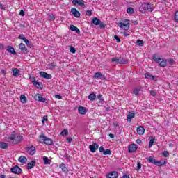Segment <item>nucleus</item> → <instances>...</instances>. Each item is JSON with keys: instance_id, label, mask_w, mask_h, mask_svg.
Wrapping results in <instances>:
<instances>
[{"instance_id": "14", "label": "nucleus", "mask_w": 178, "mask_h": 178, "mask_svg": "<svg viewBox=\"0 0 178 178\" xmlns=\"http://www.w3.org/2000/svg\"><path fill=\"white\" fill-rule=\"evenodd\" d=\"M99 145L97 143H93L89 145V149L91 152H95L98 149Z\"/></svg>"}, {"instance_id": "53", "label": "nucleus", "mask_w": 178, "mask_h": 178, "mask_svg": "<svg viewBox=\"0 0 178 178\" xmlns=\"http://www.w3.org/2000/svg\"><path fill=\"white\" fill-rule=\"evenodd\" d=\"M55 98H56L57 99H62V96L59 95H56Z\"/></svg>"}, {"instance_id": "32", "label": "nucleus", "mask_w": 178, "mask_h": 178, "mask_svg": "<svg viewBox=\"0 0 178 178\" xmlns=\"http://www.w3.org/2000/svg\"><path fill=\"white\" fill-rule=\"evenodd\" d=\"M20 99H21V102H22V104H26V102H27V97H26V96L24 95H22L20 96Z\"/></svg>"}, {"instance_id": "36", "label": "nucleus", "mask_w": 178, "mask_h": 178, "mask_svg": "<svg viewBox=\"0 0 178 178\" xmlns=\"http://www.w3.org/2000/svg\"><path fill=\"white\" fill-rule=\"evenodd\" d=\"M154 143H155V139L154 138H151L149 143V148H151V147H152Z\"/></svg>"}, {"instance_id": "61", "label": "nucleus", "mask_w": 178, "mask_h": 178, "mask_svg": "<svg viewBox=\"0 0 178 178\" xmlns=\"http://www.w3.org/2000/svg\"><path fill=\"white\" fill-rule=\"evenodd\" d=\"M122 178H130V177L128 175H124Z\"/></svg>"}, {"instance_id": "44", "label": "nucleus", "mask_w": 178, "mask_h": 178, "mask_svg": "<svg viewBox=\"0 0 178 178\" xmlns=\"http://www.w3.org/2000/svg\"><path fill=\"white\" fill-rule=\"evenodd\" d=\"M175 20L178 23V11L175 12Z\"/></svg>"}, {"instance_id": "23", "label": "nucleus", "mask_w": 178, "mask_h": 178, "mask_svg": "<svg viewBox=\"0 0 178 178\" xmlns=\"http://www.w3.org/2000/svg\"><path fill=\"white\" fill-rule=\"evenodd\" d=\"M148 162L149 163H152L153 165H156V159H155V158H154L153 156H149L147 159Z\"/></svg>"}, {"instance_id": "13", "label": "nucleus", "mask_w": 178, "mask_h": 178, "mask_svg": "<svg viewBox=\"0 0 178 178\" xmlns=\"http://www.w3.org/2000/svg\"><path fill=\"white\" fill-rule=\"evenodd\" d=\"M145 79H147L148 80H153L154 81H156V80H158L156 76H153L152 74H151L149 73H145Z\"/></svg>"}, {"instance_id": "12", "label": "nucleus", "mask_w": 178, "mask_h": 178, "mask_svg": "<svg viewBox=\"0 0 178 178\" xmlns=\"http://www.w3.org/2000/svg\"><path fill=\"white\" fill-rule=\"evenodd\" d=\"M11 172L15 175H20V173H22V168H20L19 166H15L14 168H11Z\"/></svg>"}, {"instance_id": "34", "label": "nucleus", "mask_w": 178, "mask_h": 178, "mask_svg": "<svg viewBox=\"0 0 178 178\" xmlns=\"http://www.w3.org/2000/svg\"><path fill=\"white\" fill-rule=\"evenodd\" d=\"M127 13L129 15H133L134 13V9L131 7H129L127 9Z\"/></svg>"}, {"instance_id": "62", "label": "nucleus", "mask_w": 178, "mask_h": 178, "mask_svg": "<svg viewBox=\"0 0 178 178\" xmlns=\"http://www.w3.org/2000/svg\"><path fill=\"white\" fill-rule=\"evenodd\" d=\"M109 137H110L111 138H115V135H113V134H109Z\"/></svg>"}, {"instance_id": "46", "label": "nucleus", "mask_w": 178, "mask_h": 178, "mask_svg": "<svg viewBox=\"0 0 178 178\" xmlns=\"http://www.w3.org/2000/svg\"><path fill=\"white\" fill-rule=\"evenodd\" d=\"M163 156H165V158H168V156H169V152H168V151H164V152H163Z\"/></svg>"}, {"instance_id": "28", "label": "nucleus", "mask_w": 178, "mask_h": 178, "mask_svg": "<svg viewBox=\"0 0 178 178\" xmlns=\"http://www.w3.org/2000/svg\"><path fill=\"white\" fill-rule=\"evenodd\" d=\"M92 23H93V24H95V26H98L99 25V23H101V20H99V19L95 17L93 18Z\"/></svg>"}, {"instance_id": "16", "label": "nucleus", "mask_w": 178, "mask_h": 178, "mask_svg": "<svg viewBox=\"0 0 178 178\" xmlns=\"http://www.w3.org/2000/svg\"><path fill=\"white\" fill-rule=\"evenodd\" d=\"M78 112L80 115H86V113H87V108L86 107L79 106L78 108Z\"/></svg>"}, {"instance_id": "37", "label": "nucleus", "mask_w": 178, "mask_h": 178, "mask_svg": "<svg viewBox=\"0 0 178 178\" xmlns=\"http://www.w3.org/2000/svg\"><path fill=\"white\" fill-rule=\"evenodd\" d=\"M136 43L138 44V45L139 47H144V41H143L141 40H138Z\"/></svg>"}, {"instance_id": "35", "label": "nucleus", "mask_w": 178, "mask_h": 178, "mask_svg": "<svg viewBox=\"0 0 178 178\" xmlns=\"http://www.w3.org/2000/svg\"><path fill=\"white\" fill-rule=\"evenodd\" d=\"M101 77H102V74L100 72H96L93 76L94 79H99Z\"/></svg>"}, {"instance_id": "17", "label": "nucleus", "mask_w": 178, "mask_h": 178, "mask_svg": "<svg viewBox=\"0 0 178 178\" xmlns=\"http://www.w3.org/2000/svg\"><path fill=\"white\" fill-rule=\"evenodd\" d=\"M136 131L139 136H143L144 133L145 132V129L142 126L138 127Z\"/></svg>"}, {"instance_id": "30", "label": "nucleus", "mask_w": 178, "mask_h": 178, "mask_svg": "<svg viewBox=\"0 0 178 178\" xmlns=\"http://www.w3.org/2000/svg\"><path fill=\"white\" fill-rule=\"evenodd\" d=\"M0 148H2V149H6V148H8V143L4 142H1Z\"/></svg>"}, {"instance_id": "51", "label": "nucleus", "mask_w": 178, "mask_h": 178, "mask_svg": "<svg viewBox=\"0 0 178 178\" xmlns=\"http://www.w3.org/2000/svg\"><path fill=\"white\" fill-rule=\"evenodd\" d=\"M115 40H116L117 42H120V38L118 35L114 36Z\"/></svg>"}, {"instance_id": "60", "label": "nucleus", "mask_w": 178, "mask_h": 178, "mask_svg": "<svg viewBox=\"0 0 178 178\" xmlns=\"http://www.w3.org/2000/svg\"><path fill=\"white\" fill-rule=\"evenodd\" d=\"M72 138H67V143H72Z\"/></svg>"}, {"instance_id": "45", "label": "nucleus", "mask_w": 178, "mask_h": 178, "mask_svg": "<svg viewBox=\"0 0 178 178\" xmlns=\"http://www.w3.org/2000/svg\"><path fill=\"white\" fill-rule=\"evenodd\" d=\"M18 38H19V40H23V41H24V40H26V37H24V35H23V34L19 35L18 36Z\"/></svg>"}, {"instance_id": "25", "label": "nucleus", "mask_w": 178, "mask_h": 178, "mask_svg": "<svg viewBox=\"0 0 178 178\" xmlns=\"http://www.w3.org/2000/svg\"><path fill=\"white\" fill-rule=\"evenodd\" d=\"M19 73H20V70H19V69L15 68L13 70V74L14 77H19Z\"/></svg>"}, {"instance_id": "57", "label": "nucleus", "mask_w": 178, "mask_h": 178, "mask_svg": "<svg viewBox=\"0 0 178 178\" xmlns=\"http://www.w3.org/2000/svg\"><path fill=\"white\" fill-rule=\"evenodd\" d=\"M174 63H175V61L173 60V59H170L169 60V64L170 65H173Z\"/></svg>"}, {"instance_id": "19", "label": "nucleus", "mask_w": 178, "mask_h": 178, "mask_svg": "<svg viewBox=\"0 0 178 178\" xmlns=\"http://www.w3.org/2000/svg\"><path fill=\"white\" fill-rule=\"evenodd\" d=\"M7 51L12 55H17L16 51H15V49L12 46H8L7 47Z\"/></svg>"}, {"instance_id": "24", "label": "nucleus", "mask_w": 178, "mask_h": 178, "mask_svg": "<svg viewBox=\"0 0 178 178\" xmlns=\"http://www.w3.org/2000/svg\"><path fill=\"white\" fill-rule=\"evenodd\" d=\"M60 169H62L63 172H65V173H67V172H69V170H67V168L66 167V165L63 163H62L60 165Z\"/></svg>"}, {"instance_id": "47", "label": "nucleus", "mask_w": 178, "mask_h": 178, "mask_svg": "<svg viewBox=\"0 0 178 178\" xmlns=\"http://www.w3.org/2000/svg\"><path fill=\"white\" fill-rule=\"evenodd\" d=\"M24 42H25L26 45L30 47V41L27 40V38L24 39Z\"/></svg>"}, {"instance_id": "42", "label": "nucleus", "mask_w": 178, "mask_h": 178, "mask_svg": "<svg viewBox=\"0 0 178 178\" xmlns=\"http://www.w3.org/2000/svg\"><path fill=\"white\" fill-rule=\"evenodd\" d=\"M103 155H111V149H107L104 150Z\"/></svg>"}, {"instance_id": "15", "label": "nucleus", "mask_w": 178, "mask_h": 178, "mask_svg": "<svg viewBox=\"0 0 178 178\" xmlns=\"http://www.w3.org/2000/svg\"><path fill=\"white\" fill-rule=\"evenodd\" d=\"M71 13L74 16V17H80V12H79L75 8H71Z\"/></svg>"}, {"instance_id": "40", "label": "nucleus", "mask_w": 178, "mask_h": 178, "mask_svg": "<svg viewBox=\"0 0 178 178\" xmlns=\"http://www.w3.org/2000/svg\"><path fill=\"white\" fill-rule=\"evenodd\" d=\"M67 134H69V131H67V129H64L62 132H61V136H67Z\"/></svg>"}, {"instance_id": "50", "label": "nucleus", "mask_w": 178, "mask_h": 178, "mask_svg": "<svg viewBox=\"0 0 178 178\" xmlns=\"http://www.w3.org/2000/svg\"><path fill=\"white\" fill-rule=\"evenodd\" d=\"M86 15L87 16H91V15H92V13L91 10H87L86 13Z\"/></svg>"}, {"instance_id": "39", "label": "nucleus", "mask_w": 178, "mask_h": 178, "mask_svg": "<svg viewBox=\"0 0 178 178\" xmlns=\"http://www.w3.org/2000/svg\"><path fill=\"white\" fill-rule=\"evenodd\" d=\"M33 86H35V87H37V88H40V83L37 82L36 80H34L33 81H32Z\"/></svg>"}, {"instance_id": "26", "label": "nucleus", "mask_w": 178, "mask_h": 178, "mask_svg": "<svg viewBox=\"0 0 178 178\" xmlns=\"http://www.w3.org/2000/svg\"><path fill=\"white\" fill-rule=\"evenodd\" d=\"M19 162H20L21 163H26L27 162V158L24 156H21L19 159H18Z\"/></svg>"}, {"instance_id": "54", "label": "nucleus", "mask_w": 178, "mask_h": 178, "mask_svg": "<svg viewBox=\"0 0 178 178\" xmlns=\"http://www.w3.org/2000/svg\"><path fill=\"white\" fill-rule=\"evenodd\" d=\"M0 9H1L2 10H5V6H3V4L0 3Z\"/></svg>"}, {"instance_id": "10", "label": "nucleus", "mask_w": 178, "mask_h": 178, "mask_svg": "<svg viewBox=\"0 0 178 178\" xmlns=\"http://www.w3.org/2000/svg\"><path fill=\"white\" fill-rule=\"evenodd\" d=\"M34 98L35 101H38L39 102H47V99L42 97V95H41V94H36Z\"/></svg>"}, {"instance_id": "63", "label": "nucleus", "mask_w": 178, "mask_h": 178, "mask_svg": "<svg viewBox=\"0 0 178 178\" xmlns=\"http://www.w3.org/2000/svg\"><path fill=\"white\" fill-rule=\"evenodd\" d=\"M30 79L33 81H34V80H35V78L34 76H30Z\"/></svg>"}, {"instance_id": "31", "label": "nucleus", "mask_w": 178, "mask_h": 178, "mask_svg": "<svg viewBox=\"0 0 178 178\" xmlns=\"http://www.w3.org/2000/svg\"><path fill=\"white\" fill-rule=\"evenodd\" d=\"M43 162H44V165H51L49 159H48V157H47V156L43 157Z\"/></svg>"}, {"instance_id": "27", "label": "nucleus", "mask_w": 178, "mask_h": 178, "mask_svg": "<svg viewBox=\"0 0 178 178\" xmlns=\"http://www.w3.org/2000/svg\"><path fill=\"white\" fill-rule=\"evenodd\" d=\"M70 29L71 30V31H76V33H80V30L79 29V28H77L74 25H70Z\"/></svg>"}, {"instance_id": "58", "label": "nucleus", "mask_w": 178, "mask_h": 178, "mask_svg": "<svg viewBox=\"0 0 178 178\" xmlns=\"http://www.w3.org/2000/svg\"><path fill=\"white\" fill-rule=\"evenodd\" d=\"M137 168H138V169H140L141 168V163H140V162L138 163Z\"/></svg>"}, {"instance_id": "38", "label": "nucleus", "mask_w": 178, "mask_h": 178, "mask_svg": "<svg viewBox=\"0 0 178 178\" xmlns=\"http://www.w3.org/2000/svg\"><path fill=\"white\" fill-rule=\"evenodd\" d=\"M70 51L72 54H76V49L74 48V47L70 46Z\"/></svg>"}, {"instance_id": "43", "label": "nucleus", "mask_w": 178, "mask_h": 178, "mask_svg": "<svg viewBox=\"0 0 178 178\" xmlns=\"http://www.w3.org/2000/svg\"><path fill=\"white\" fill-rule=\"evenodd\" d=\"M134 94L135 95H138L140 94V89H137V88L134 89Z\"/></svg>"}, {"instance_id": "7", "label": "nucleus", "mask_w": 178, "mask_h": 178, "mask_svg": "<svg viewBox=\"0 0 178 178\" xmlns=\"http://www.w3.org/2000/svg\"><path fill=\"white\" fill-rule=\"evenodd\" d=\"M25 151L26 152H27L29 155H34V154H35V147L34 146L27 147L25 148Z\"/></svg>"}, {"instance_id": "3", "label": "nucleus", "mask_w": 178, "mask_h": 178, "mask_svg": "<svg viewBox=\"0 0 178 178\" xmlns=\"http://www.w3.org/2000/svg\"><path fill=\"white\" fill-rule=\"evenodd\" d=\"M40 138V143H44V144H46V145H52L54 144V141H52V139L51 138H48L44 135H40L39 136Z\"/></svg>"}, {"instance_id": "55", "label": "nucleus", "mask_w": 178, "mask_h": 178, "mask_svg": "<svg viewBox=\"0 0 178 178\" xmlns=\"http://www.w3.org/2000/svg\"><path fill=\"white\" fill-rule=\"evenodd\" d=\"M99 25V26H100L102 29L104 28V27H105V25L104 24V23L101 22V21H100Z\"/></svg>"}, {"instance_id": "18", "label": "nucleus", "mask_w": 178, "mask_h": 178, "mask_svg": "<svg viewBox=\"0 0 178 178\" xmlns=\"http://www.w3.org/2000/svg\"><path fill=\"white\" fill-rule=\"evenodd\" d=\"M119 174L116 171H113L108 175V178H118Z\"/></svg>"}, {"instance_id": "4", "label": "nucleus", "mask_w": 178, "mask_h": 178, "mask_svg": "<svg viewBox=\"0 0 178 178\" xmlns=\"http://www.w3.org/2000/svg\"><path fill=\"white\" fill-rule=\"evenodd\" d=\"M153 60L154 62H156V63L159 64L161 67H165V66H166V60L162 58H159L156 55L153 56Z\"/></svg>"}, {"instance_id": "48", "label": "nucleus", "mask_w": 178, "mask_h": 178, "mask_svg": "<svg viewBox=\"0 0 178 178\" xmlns=\"http://www.w3.org/2000/svg\"><path fill=\"white\" fill-rule=\"evenodd\" d=\"M99 152H102V154H104V152H105V148H104L102 146H101L99 148Z\"/></svg>"}, {"instance_id": "20", "label": "nucleus", "mask_w": 178, "mask_h": 178, "mask_svg": "<svg viewBox=\"0 0 178 178\" xmlns=\"http://www.w3.org/2000/svg\"><path fill=\"white\" fill-rule=\"evenodd\" d=\"M19 49H20L22 52H27V47L24 43H21L19 45Z\"/></svg>"}, {"instance_id": "52", "label": "nucleus", "mask_w": 178, "mask_h": 178, "mask_svg": "<svg viewBox=\"0 0 178 178\" xmlns=\"http://www.w3.org/2000/svg\"><path fill=\"white\" fill-rule=\"evenodd\" d=\"M150 95L152 97H155L156 95V92H155L154 91H151L150 92Z\"/></svg>"}, {"instance_id": "6", "label": "nucleus", "mask_w": 178, "mask_h": 178, "mask_svg": "<svg viewBox=\"0 0 178 178\" xmlns=\"http://www.w3.org/2000/svg\"><path fill=\"white\" fill-rule=\"evenodd\" d=\"M130 21L129 19H125L124 22H120L118 26L120 29L123 30H129L130 29Z\"/></svg>"}, {"instance_id": "33", "label": "nucleus", "mask_w": 178, "mask_h": 178, "mask_svg": "<svg viewBox=\"0 0 178 178\" xmlns=\"http://www.w3.org/2000/svg\"><path fill=\"white\" fill-rule=\"evenodd\" d=\"M95 98H97V96L94 93H90L88 96V99H90V101H94Z\"/></svg>"}, {"instance_id": "56", "label": "nucleus", "mask_w": 178, "mask_h": 178, "mask_svg": "<svg viewBox=\"0 0 178 178\" xmlns=\"http://www.w3.org/2000/svg\"><path fill=\"white\" fill-rule=\"evenodd\" d=\"M97 99H99V101H102V95H99Z\"/></svg>"}, {"instance_id": "1", "label": "nucleus", "mask_w": 178, "mask_h": 178, "mask_svg": "<svg viewBox=\"0 0 178 178\" xmlns=\"http://www.w3.org/2000/svg\"><path fill=\"white\" fill-rule=\"evenodd\" d=\"M8 140L12 141V144H19V143L23 140V136L19 134H16V132H13L8 137Z\"/></svg>"}, {"instance_id": "41", "label": "nucleus", "mask_w": 178, "mask_h": 178, "mask_svg": "<svg viewBox=\"0 0 178 178\" xmlns=\"http://www.w3.org/2000/svg\"><path fill=\"white\" fill-rule=\"evenodd\" d=\"M49 19L54 22V20H55V15L53 14L49 15Z\"/></svg>"}, {"instance_id": "49", "label": "nucleus", "mask_w": 178, "mask_h": 178, "mask_svg": "<svg viewBox=\"0 0 178 178\" xmlns=\"http://www.w3.org/2000/svg\"><path fill=\"white\" fill-rule=\"evenodd\" d=\"M49 69H51V70L55 69V64L51 63V64L49 65Z\"/></svg>"}, {"instance_id": "64", "label": "nucleus", "mask_w": 178, "mask_h": 178, "mask_svg": "<svg viewBox=\"0 0 178 178\" xmlns=\"http://www.w3.org/2000/svg\"><path fill=\"white\" fill-rule=\"evenodd\" d=\"M124 37H127V35H129V33H127V32H124Z\"/></svg>"}, {"instance_id": "59", "label": "nucleus", "mask_w": 178, "mask_h": 178, "mask_svg": "<svg viewBox=\"0 0 178 178\" xmlns=\"http://www.w3.org/2000/svg\"><path fill=\"white\" fill-rule=\"evenodd\" d=\"M20 16H24V11L22 10L19 13Z\"/></svg>"}, {"instance_id": "11", "label": "nucleus", "mask_w": 178, "mask_h": 178, "mask_svg": "<svg viewBox=\"0 0 178 178\" xmlns=\"http://www.w3.org/2000/svg\"><path fill=\"white\" fill-rule=\"evenodd\" d=\"M39 74L41 77H43V79H47L48 80H51V79H52V76L45 72L41 71L39 72Z\"/></svg>"}, {"instance_id": "5", "label": "nucleus", "mask_w": 178, "mask_h": 178, "mask_svg": "<svg viewBox=\"0 0 178 178\" xmlns=\"http://www.w3.org/2000/svg\"><path fill=\"white\" fill-rule=\"evenodd\" d=\"M111 62L116 65H126V63H127V60H126V59L120 57H114L111 58Z\"/></svg>"}, {"instance_id": "21", "label": "nucleus", "mask_w": 178, "mask_h": 178, "mask_svg": "<svg viewBox=\"0 0 178 178\" xmlns=\"http://www.w3.org/2000/svg\"><path fill=\"white\" fill-rule=\"evenodd\" d=\"M35 166V161H32L28 163L27 169H29V170L33 169Z\"/></svg>"}, {"instance_id": "2", "label": "nucleus", "mask_w": 178, "mask_h": 178, "mask_svg": "<svg viewBox=\"0 0 178 178\" xmlns=\"http://www.w3.org/2000/svg\"><path fill=\"white\" fill-rule=\"evenodd\" d=\"M154 8L149 3H143L139 6V12L145 13V12H153Z\"/></svg>"}, {"instance_id": "22", "label": "nucleus", "mask_w": 178, "mask_h": 178, "mask_svg": "<svg viewBox=\"0 0 178 178\" xmlns=\"http://www.w3.org/2000/svg\"><path fill=\"white\" fill-rule=\"evenodd\" d=\"M134 116H136V114L134 113H129V114L127 115V121L131 122V119H134Z\"/></svg>"}, {"instance_id": "8", "label": "nucleus", "mask_w": 178, "mask_h": 178, "mask_svg": "<svg viewBox=\"0 0 178 178\" xmlns=\"http://www.w3.org/2000/svg\"><path fill=\"white\" fill-rule=\"evenodd\" d=\"M137 148H138V146L136 144H131L128 147V152L133 153L136 152L137 151Z\"/></svg>"}, {"instance_id": "9", "label": "nucleus", "mask_w": 178, "mask_h": 178, "mask_svg": "<svg viewBox=\"0 0 178 178\" xmlns=\"http://www.w3.org/2000/svg\"><path fill=\"white\" fill-rule=\"evenodd\" d=\"M73 5H78L79 6H81V8H86V4H84V0H73Z\"/></svg>"}, {"instance_id": "29", "label": "nucleus", "mask_w": 178, "mask_h": 178, "mask_svg": "<svg viewBox=\"0 0 178 178\" xmlns=\"http://www.w3.org/2000/svg\"><path fill=\"white\" fill-rule=\"evenodd\" d=\"M166 163H168V162L165 161L156 162V165H157V166H163V165H166Z\"/></svg>"}]
</instances>
